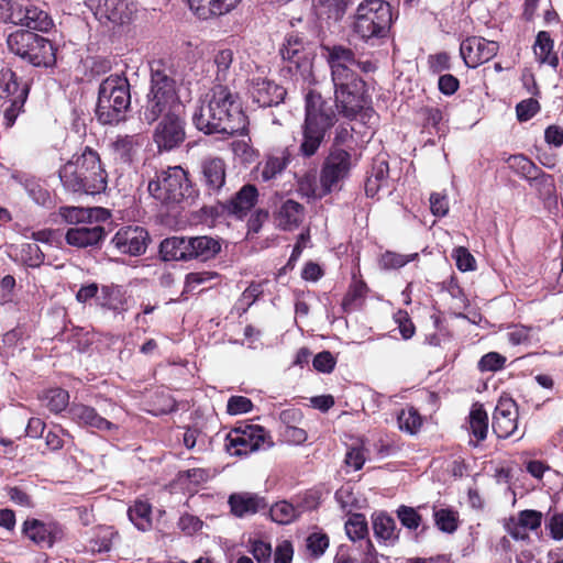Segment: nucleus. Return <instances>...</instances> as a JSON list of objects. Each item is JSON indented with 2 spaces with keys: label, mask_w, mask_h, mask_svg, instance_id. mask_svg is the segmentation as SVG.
Wrapping results in <instances>:
<instances>
[{
  "label": "nucleus",
  "mask_w": 563,
  "mask_h": 563,
  "mask_svg": "<svg viewBox=\"0 0 563 563\" xmlns=\"http://www.w3.org/2000/svg\"><path fill=\"white\" fill-rule=\"evenodd\" d=\"M322 52L330 68L338 112L349 120L355 119L363 111L367 115L372 111L371 96L366 82L354 68L369 74L377 69L376 64L371 59H357L354 52L343 45H324Z\"/></svg>",
  "instance_id": "1"
},
{
  "label": "nucleus",
  "mask_w": 563,
  "mask_h": 563,
  "mask_svg": "<svg viewBox=\"0 0 563 563\" xmlns=\"http://www.w3.org/2000/svg\"><path fill=\"white\" fill-rule=\"evenodd\" d=\"M192 123L205 134H244L247 129L240 98L228 86L216 85L192 113Z\"/></svg>",
  "instance_id": "2"
},
{
  "label": "nucleus",
  "mask_w": 563,
  "mask_h": 563,
  "mask_svg": "<svg viewBox=\"0 0 563 563\" xmlns=\"http://www.w3.org/2000/svg\"><path fill=\"white\" fill-rule=\"evenodd\" d=\"M185 110L178 93V85L161 60L151 64L150 89L140 110L142 122L153 124L159 117Z\"/></svg>",
  "instance_id": "3"
},
{
  "label": "nucleus",
  "mask_w": 563,
  "mask_h": 563,
  "mask_svg": "<svg viewBox=\"0 0 563 563\" xmlns=\"http://www.w3.org/2000/svg\"><path fill=\"white\" fill-rule=\"evenodd\" d=\"M59 179L64 188L74 194L96 195L107 188V173L98 153L90 147L74 155L59 169Z\"/></svg>",
  "instance_id": "4"
},
{
  "label": "nucleus",
  "mask_w": 563,
  "mask_h": 563,
  "mask_svg": "<svg viewBox=\"0 0 563 563\" xmlns=\"http://www.w3.org/2000/svg\"><path fill=\"white\" fill-rule=\"evenodd\" d=\"M305 110L299 154L309 158L318 153L325 141L329 130L335 123V114L321 95L313 91L306 95Z\"/></svg>",
  "instance_id": "5"
},
{
  "label": "nucleus",
  "mask_w": 563,
  "mask_h": 563,
  "mask_svg": "<svg viewBox=\"0 0 563 563\" xmlns=\"http://www.w3.org/2000/svg\"><path fill=\"white\" fill-rule=\"evenodd\" d=\"M393 11L385 0H363L358 3L352 23L354 35L375 46L387 38L393 25Z\"/></svg>",
  "instance_id": "6"
},
{
  "label": "nucleus",
  "mask_w": 563,
  "mask_h": 563,
  "mask_svg": "<svg viewBox=\"0 0 563 563\" xmlns=\"http://www.w3.org/2000/svg\"><path fill=\"white\" fill-rule=\"evenodd\" d=\"M131 104L130 84L123 74L110 75L98 90L96 115L101 124H118Z\"/></svg>",
  "instance_id": "7"
},
{
  "label": "nucleus",
  "mask_w": 563,
  "mask_h": 563,
  "mask_svg": "<svg viewBox=\"0 0 563 563\" xmlns=\"http://www.w3.org/2000/svg\"><path fill=\"white\" fill-rule=\"evenodd\" d=\"M147 189L153 198L167 206L191 199L195 194L188 173L181 166H169L156 173Z\"/></svg>",
  "instance_id": "8"
},
{
  "label": "nucleus",
  "mask_w": 563,
  "mask_h": 563,
  "mask_svg": "<svg viewBox=\"0 0 563 563\" xmlns=\"http://www.w3.org/2000/svg\"><path fill=\"white\" fill-rule=\"evenodd\" d=\"M7 46L10 53L35 67H51L56 62L52 42L31 31L19 30L9 34Z\"/></svg>",
  "instance_id": "9"
},
{
  "label": "nucleus",
  "mask_w": 563,
  "mask_h": 563,
  "mask_svg": "<svg viewBox=\"0 0 563 563\" xmlns=\"http://www.w3.org/2000/svg\"><path fill=\"white\" fill-rule=\"evenodd\" d=\"M240 71L246 75V96L260 108L276 107L287 95L286 89L264 76V68L251 60H240Z\"/></svg>",
  "instance_id": "10"
},
{
  "label": "nucleus",
  "mask_w": 563,
  "mask_h": 563,
  "mask_svg": "<svg viewBox=\"0 0 563 563\" xmlns=\"http://www.w3.org/2000/svg\"><path fill=\"white\" fill-rule=\"evenodd\" d=\"M30 86L26 80L18 77L10 68L0 70V99H3L8 106L3 110L2 124L11 128L27 99Z\"/></svg>",
  "instance_id": "11"
},
{
  "label": "nucleus",
  "mask_w": 563,
  "mask_h": 563,
  "mask_svg": "<svg viewBox=\"0 0 563 563\" xmlns=\"http://www.w3.org/2000/svg\"><path fill=\"white\" fill-rule=\"evenodd\" d=\"M273 445L268 432L258 424H244L231 430L225 438V450L230 455L243 456Z\"/></svg>",
  "instance_id": "12"
},
{
  "label": "nucleus",
  "mask_w": 563,
  "mask_h": 563,
  "mask_svg": "<svg viewBox=\"0 0 563 563\" xmlns=\"http://www.w3.org/2000/svg\"><path fill=\"white\" fill-rule=\"evenodd\" d=\"M279 53L286 64L284 69L296 79H307L311 75L312 51L302 36L295 32L287 34Z\"/></svg>",
  "instance_id": "13"
},
{
  "label": "nucleus",
  "mask_w": 563,
  "mask_h": 563,
  "mask_svg": "<svg viewBox=\"0 0 563 563\" xmlns=\"http://www.w3.org/2000/svg\"><path fill=\"white\" fill-rule=\"evenodd\" d=\"M156 122L157 125L153 133V140L159 151L174 150L185 141V110L162 115Z\"/></svg>",
  "instance_id": "14"
},
{
  "label": "nucleus",
  "mask_w": 563,
  "mask_h": 563,
  "mask_svg": "<svg viewBox=\"0 0 563 563\" xmlns=\"http://www.w3.org/2000/svg\"><path fill=\"white\" fill-rule=\"evenodd\" d=\"M87 5L100 23L113 25L130 23L137 11L130 0H87Z\"/></svg>",
  "instance_id": "15"
},
{
  "label": "nucleus",
  "mask_w": 563,
  "mask_h": 563,
  "mask_svg": "<svg viewBox=\"0 0 563 563\" xmlns=\"http://www.w3.org/2000/svg\"><path fill=\"white\" fill-rule=\"evenodd\" d=\"M352 167L351 152L331 147L320 173V184L324 192H331L343 180Z\"/></svg>",
  "instance_id": "16"
},
{
  "label": "nucleus",
  "mask_w": 563,
  "mask_h": 563,
  "mask_svg": "<svg viewBox=\"0 0 563 563\" xmlns=\"http://www.w3.org/2000/svg\"><path fill=\"white\" fill-rule=\"evenodd\" d=\"M150 235L146 229L139 225L121 227L111 239L112 246L120 253L140 256L147 250Z\"/></svg>",
  "instance_id": "17"
},
{
  "label": "nucleus",
  "mask_w": 563,
  "mask_h": 563,
  "mask_svg": "<svg viewBox=\"0 0 563 563\" xmlns=\"http://www.w3.org/2000/svg\"><path fill=\"white\" fill-rule=\"evenodd\" d=\"M499 45L495 41H488L481 36H470L462 41L460 45V55L468 68L490 60L496 56Z\"/></svg>",
  "instance_id": "18"
},
{
  "label": "nucleus",
  "mask_w": 563,
  "mask_h": 563,
  "mask_svg": "<svg viewBox=\"0 0 563 563\" xmlns=\"http://www.w3.org/2000/svg\"><path fill=\"white\" fill-rule=\"evenodd\" d=\"M542 519L541 511L525 509L504 519L503 527L514 540L528 542L529 532L537 531L541 527Z\"/></svg>",
  "instance_id": "19"
},
{
  "label": "nucleus",
  "mask_w": 563,
  "mask_h": 563,
  "mask_svg": "<svg viewBox=\"0 0 563 563\" xmlns=\"http://www.w3.org/2000/svg\"><path fill=\"white\" fill-rule=\"evenodd\" d=\"M492 428L499 439H507L518 428V407L510 397H500L493 415Z\"/></svg>",
  "instance_id": "20"
},
{
  "label": "nucleus",
  "mask_w": 563,
  "mask_h": 563,
  "mask_svg": "<svg viewBox=\"0 0 563 563\" xmlns=\"http://www.w3.org/2000/svg\"><path fill=\"white\" fill-rule=\"evenodd\" d=\"M508 167L528 180L530 185L553 186V176L543 173L531 159L522 154L508 155L503 158Z\"/></svg>",
  "instance_id": "21"
},
{
  "label": "nucleus",
  "mask_w": 563,
  "mask_h": 563,
  "mask_svg": "<svg viewBox=\"0 0 563 563\" xmlns=\"http://www.w3.org/2000/svg\"><path fill=\"white\" fill-rule=\"evenodd\" d=\"M393 185L389 176V166L384 157H376L373 161L371 173L365 181V192L367 197L390 195Z\"/></svg>",
  "instance_id": "22"
},
{
  "label": "nucleus",
  "mask_w": 563,
  "mask_h": 563,
  "mask_svg": "<svg viewBox=\"0 0 563 563\" xmlns=\"http://www.w3.org/2000/svg\"><path fill=\"white\" fill-rule=\"evenodd\" d=\"M241 59L244 60L242 56L239 57V60ZM245 60L250 59L245 58ZM212 66L217 85L227 86V84L235 81V76H246L241 71L236 73V69H240V62H235L234 53L230 48L219 49L213 56Z\"/></svg>",
  "instance_id": "23"
},
{
  "label": "nucleus",
  "mask_w": 563,
  "mask_h": 563,
  "mask_svg": "<svg viewBox=\"0 0 563 563\" xmlns=\"http://www.w3.org/2000/svg\"><path fill=\"white\" fill-rule=\"evenodd\" d=\"M23 532L34 543L51 548L63 537V530L55 522H43L37 519L26 520L23 525Z\"/></svg>",
  "instance_id": "24"
},
{
  "label": "nucleus",
  "mask_w": 563,
  "mask_h": 563,
  "mask_svg": "<svg viewBox=\"0 0 563 563\" xmlns=\"http://www.w3.org/2000/svg\"><path fill=\"white\" fill-rule=\"evenodd\" d=\"M228 504L232 515L236 518L253 516L268 506L263 496L249 492L231 494Z\"/></svg>",
  "instance_id": "25"
},
{
  "label": "nucleus",
  "mask_w": 563,
  "mask_h": 563,
  "mask_svg": "<svg viewBox=\"0 0 563 563\" xmlns=\"http://www.w3.org/2000/svg\"><path fill=\"white\" fill-rule=\"evenodd\" d=\"M69 418L82 428L97 429L99 431H110L117 426L102 416L93 407L84 404H73L68 408Z\"/></svg>",
  "instance_id": "26"
},
{
  "label": "nucleus",
  "mask_w": 563,
  "mask_h": 563,
  "mask_svg": "<svg viewBox=\"0 0 563 563\" xmlns=\"http://www.w3.org/2000/svg\"><path fill=\"white\" fill-rule=\"evenodd\" d=\"M104 238V228L99 224L70 228L65 235L66 242L78 249L97 246Z\"/></svg>",
  "instance_id": "27"
},
{
  "label": "nucleus",
  "mask_w": 563,
  "mask_h": 563,
  "mask_svg": "<svg viewBox=\"0 0 563 563\" xmlns=\"http://www.w3.org/2000/svg\"><path fill=\"white\" fill-rule=\"evenodd\" d=\"M144 137L140 134L118 135L110 144L113 159L122 165H130L143 145Z\"/></svg>",
  "instance_id": "28"
},
{
  "label": "nucleus",
  "mask_w": 563,
  "mask_h": 563,
  "mask_svg": "<svg viewBox=\"0 0 563 563\" xmlns=\"http://www.w3.org/2000/svg\"><path fill=\"white\" fill-rule=\"evenodd\" d=\"M258 190L254 185L246 184L227 202L229 214L238 219L244 218L257 203Z\"/></svg>",
  "instance_id": "29"
},
{
  "label": "nucleus",
  "mask_w": 563,
  "mask_h": 563,
  "mask_svg": "<svg viewBox=\"0 0 563 563\" xmlns=\"http://www.w3.org/2000/svg\"><path fill=\"white\" fill-rule=\"evenodd\" d=\"M305 217V207L292 199L282 202L275 212V221L279 229L292 231L297 229Z\"/></svg>",
  "instance_id": "30"
},
{
  "label": "nucleus",
  "mask_w": 563,
  "mask_h": 563,
  "mask_svg": "<svg viewBox=\"0 0 563 563\" xmlns=\"http://www.w3.org/2000/svg\"><path fill=\"white\" fill-rule=\"evenodd\" d=\"M202 181L210 194L219 192L225 184V163L219 157H208L201 163Z\"/></svg>",
  "instance_id": "31"
},
{
  "label": "nucleus",
  "mask_w": 563,
  "mask_h": 563,
  "mask_svg": "<svg viewBox=\"0 0 563 563\" xmlns=\"http://www.w3.org/2000/svg\"><path fill=\"white\" fill-rule=\"evenodd\" d=\"M290 157L291 154L287 147L268 154L265 161L258 165L261 179L269 181L277 178L288 166Z\"/></svg>",
  "instance_id": "32"
},
{
  "label": "nucleus",
  "mask_w": 563,
  "mask_h": 563,
  "mask_svg": "<svg viewBox=\"0 0 563 563\" xmlns=\"http://www.w3.org/2000/svg\"><path fill=\"white\" fill-rule=\"evenodd\" d=\"M21 22L18 25L29 30L47 32L53 26V20L48 13L34 4H21Z\"/></svg>",
  "instance_id": "33"
},
{
  "label": "nucleus",
  "mask_w": 563,
  "mask_h": 563,
  "mask_svg": "<svg viewBox=\"0 0 563 563\" xmlns=\"http://www.w3.org/2000/svg\"><path fill=\"white\" fill-rule=\"evenodd\" d=\"M374 536L378 542L386 545H394L399 539V530L396 521L390 516L379 512L372 517Z\"/></svg>",
  "instance_id": "34"
},
{
  "label": "nucleus",
  "mask_w": 563,
  "mask_h": 563,
  "mask_svg": "<svg viewBox=\"0 0 563 563\" xmlns=\"http://www.w3.org/2000/svg\"><path fill=\"white\" fill-rule=\"evenodd\" d=\"M189 243L186 236L167 238L159 245V254L164 261L191 260Z\"/></svg>",
  "instance_id": "35"
},
{
  "label": "nucleus",
  "mask_w": 563,
  "mask_h": 563,
  "mask_svg": "<svg viewBox=\"0 0 563 563\" xmlns=\"http://www.w3.org/2000/svg\"><path fill=\"white\" fill-rule=\"evenodd\" d=\"M554 41L547 31H540L533 44V54L540 65H549L553 69L559 66V56L553 51Z\"/></svg>",
  "instance_id": "36"
},
{
  "label": "nucleus",
  "mask_w": 563,
  "mask_h": 563,
  "mask_svg": "<svg viewBox=\"0 0 563 563\" xmlns=\"http://www.w3.org/2000/svg\"><path fill=\"white\" fill-rule=\"evenodd\" d=\"M190 240V254L191 258L208 260L217 255L221 245L218 240L210 236H194Z\"/></svg>",
  "instance_id": "37"
},
{
  "label": "nucleus",
  "mask_w": 563,
  "mask_h": 563,
  "mask_svg": "<svg viewBox=\"0 0 563 563\" xmlns=\"http://www.w3.org/2000/svg\"><path fill=\"white\" fill-rule=\"evenodd\" d=\"M97 301L103 308L120 311L124 309L126 302L125 292L117 285L102 286Z\"/></svg>",
  "instance_id": "38"
},
{
  "label": "nucleus",
  "mask_w": 563,
  "mask_h": 563,
  "mask_svg": "<svg viewBox=\"0 0 563 563\" xmlns=\"http://www.w3.org/2000/svg\"><path fill=\"white\" fill-rule=\"evenodd\" d=\"M11 179L22 185L30 198L40 206H47L51 202L49 192L43 188L35 179L14 173Z\"/></svg>",
  "instance_id": "39"
},
{
  "label": "nucleus",
  "mask_w": 563,
  "mask_h": 563,
  "mask_svg": "<svg viewBox=\"0 0 563 563\" xmlns=\"http://www.w3.org/2000/svg\"><path fill=\"white\" fill-rule=\"evenodd\" d=\"M130 521L141 531H147L152 527V506L144 500H136L128 509Z\"/></svg>",
  "instance_id": "40"
},
{
  "label": "nucleus",
  "mask_w": 563,
  "mask_h": 563,
  "mask_svg": "<svg viewBox=\"0 0 563 563\" xmlns=\"http://www.w3.org/2000/svg\"><path fill=\"white\" fill-rule=\"evenodd\" d=\"M302 514V508L295 506L287 500L275 503L269 508L271 519L278 525H288Z\"/></svg>",
  "instance_id": "41"
},
{
  "label": "nucleus",
  "mask_w": 563,
  "mask_h": 563,
  "mask_svg": "<svg viewBox=\"0 0 563 563\" xmlns=\"http://www.w3.org/2000/svg\"><path fill=\"white\" fill-rule=\"evenodd\" d=\"M398 428L410 435L418 433L422 426V418L413 407L401 409L397 416Z\"/></svg>",
  "instance_id": "42"
},
{
  "label": "nucleus",
  "mask_w": 563,
  "mask_h": 563,
  "mask_svg": "<svg viewBox=\"0 0 563 563\" xmlns=\"http://www.w3.org/2000/svg\"><path fill=\"white\" fill-rule=\"evenodd\" d=\"M507 339L511 345H527L538 341V329L522 324L510 325Z\"/></svg>",
  "instance_id": "43"
},
{
  "label": "nucleus",
  "mask_w": 563,
  "mask_h": 563,
  "mask_svg": "<svg viewBox=\"0 0 563 563\" xmlns=\"http://www.w3.org/2000/svg\"><path fill=\"white\" fill-rule=\"evenodd\" d=\"M471 433L477 441H483L487 437L488 416L482 406H474L470 412Z\"/></svg>",
  "instance_id": "44"
},
{
  "label": "nucleus",
  "mask_w": 563,
  "mask_h": 563,
  "mask_svg": "<svg viewBox=\"0 0 563 563\" xmlns=\"http://www.w3.org/2000/svg\"><path fill=\"white\" fill-rule=\"evenodd\" d=\"M42 401L49 411L59 413L67 408L69 404V394L65 389L53 388L43 395Z\"/></svg>",
  "instance_id": "45"
},
{
  "label": "nucleus",
  "mask_w": 563,
  "mask_h": 563,
  "mask_svg": "<svg viewBox=\"0 0 563 563\" xmlns=\"http://www.w3.org/2000/svg\"><path fill=\"white\" fill-rule=\"evenodd\" d=\"M433 518L439 530L445 533H453L459 528V514L452 509H434Z\"/></svg>",
  "instance_id": "46"
},
{
  "label": "nucleus",
  "mask_w": 563,
  "mask_h": 563,
  "mask_svg": "<svg viewBox=\"0 0 563 563\" xmlns=\"http://www.w3.org/2000/svg\"><path fill=\"white\" fill-rule=\"evenodd\" d=\"M345 532L350 540L357 541V540H367L368 534V528H367V521L364 515L362 514H353L349 517L347 521L345 522Z\"/></svg>",
  "instance_id": "47"
},
{
  "label": "nucleus",
  "mask_w": 563,
  "mask_h": 563,
  "mask_svg": "<svg viewBox=\"0 0 563 563\" xmlns=\"http://www.w3.org/2000/svg\"><path fill=\"white\" fill-rule=\"evenodd\" d=\"M418 256V253H411L406 255L391 251H386L380 255L379 267L385 271L398 269L404 267L408 263L416 261Z\"/></svg>",
  "instance_id": "48"
},
{
  "label": "nucleus",
  "mask_w": 563,
  "mask_h": 563,
  "mask_svg": "<svg viewBox=\"0 0 563 563\" xmlns=\"http://www.w3.org/2000/svg\"><path fill=\"white\" fill-rule=\"evenodd\" d=\"M216 278H218V274L214 272L203 271L188 273L185 277L183 294L202 291L203 288L200 287L212 282Z\"/></svg>",
  "instance_id": "49"
},
{
  "label": "nucleus",
  "mask_w": 563,
  "mask_h": 563,
  "mask_svg": "<svg viewBox=\"0 0 563 563\" xmlns=\"http://www.w3.org/2000/svg\"><path fill=\"white\" fill-rule=\"evenodd\" d=\"M190 10L202 20L220 16L218 0H188Z\"/></svg>",
  "instance_id": "50"
},
{
  "label": "nucleus",
  "mask_w": 563,
  "mask_h": 563,
  "mask_svg": "<svg viewBox=\"0 0 563 563\" xmlns=\"http://www.w3.org/2000/svg\"><path fill=\"white\" fill-rule=\"evenodd\" d=\"M20 257L26 266L32 268L40 267L45 260L44 253L35 242L23 243L20 246Z\"/></svg>",
  "instance_id": "51"
},
{
  "label": "nucleus",
  "mask_w": 563,
  "mask_h": 563,
  "mask_svg": "<svg viewBox=\"0 0 563 563\" xmlns=\"http://www.w3.org/2000/svg\"><path fill=\"white\" fill-rule=\"evenodd\" d=\"M59 216L69 224H80L92 217V209L81 207H60Z\"/></svg>",
  "instance_id": "52"
},
{
  "label": "nucleus",
  "mask_w": 563,
  "mask_h": 563,
  "mask_svg": "<svg viewBox=\"0 0 563 563\" xmlns=\"http://www.w3.org/2000/svg\"><path fill=\"white\" fill-rule=\"evenodd\" d=\"M21 3L11 0H0V21L18 25L21 22Z\"/></svg>",
  "instance_id": "53"
},
{
  "label": "nucleus",
  "mask_w": 563,
  "mask_h": 563,
  "mask_svg": "<svg viewBox=\"0 0 563 563\" xmlns=\"http://www.w3.org/2000/svg\"><path fill=\"white\" fill-rule=\"evenodd\" d=\"M353 131V126H351L349 123L338 125L335 129L332 147L342 148L341 146H344L345 150L351 152L354 143Z\"/></svg>",
  "instance_id": "54"
},
{
  "label": "nucleus",
  "mask_w": 563,
  "mask_h": 563,
  "mask_svg": "<svg viewBox=\"0 0 563 563\" xmlns=\"http://www.w3.org/2000/svg\"><path fill=\"white\" fill-rule=\"evenodd\" d=\"M506 357L497 352H489L481 357L477 367L481 372H497L504 368Z\"/></svg>",
  "instance_id": "55"
},
{
  "label": "nucleus",
  "mask_w": 563,
  "mask_h": 563,
  "mask_svg": "<svg viewBox=\"0 0 563 563\" xmlns=\"http://www.w3.org/2000/svg\"><path fill=\"white\" fill-rule=\"evenodd\" d=\"M397 517L401 525L409 530L418 529L422 520L416 509L404 505L397 509Z\"/></svg>",
  "instance_id": "56"
},
{
  "label": "nucleus",
  "mask_w": 563,
  "mask_h": 563,
  "mask_svg": "<svg viewBox=\"0 0 563 563\" xmlns=\"http://www.w3.org/2000/svg\"><path fill=\"white\" fill-rule=\"evenodd\" d=\"M452 257L461 272H471L476 268V261L466 247L459 246L453 250Z\"/></svg>",
  "instance_id": "57"
},
{
  "label": "nucleus",
  "mask_w": 563,
  "mask_h": 563,
  "mask_svg": "<svg viewBox=\"0 0 563 563\" xmlns=\"http://www.w3.org/2000/svg\"><path fill=\"white\" fill-rule=\"evenodd\" d=\"M253 409V402L244 396H231L227 404V412L231 416L250 412Z\"/></svg>",
  "instance_id": "58"
},
{
  "label": "nucleus",
  "mask_w": 563,
  "mask_h": 563,
  "mask_svg": "<svg viewBox=\"0 0 563 563\" xmlns=\"http://www.w3.org/2000/svg\"><path fill=\"white\" fill-rule=\"evenodd\" d=\"M540 110V104L536 99L529 98L519 102L516 107L517 119L526 122L534 117Z\"/></svg>",
  "instance_id": "59"
},
{
  "label": "nucleus",
  "mask_w": 563,
  "mask_h": 563,
  "mask_svg": "<svg viewBox=\"0 0 563 563\" xmlns=\"http://www.w3.org/2000/svg\"><path fill=\"white\" fill-rule=\"evenodd\" d=\"M279 434L284 442L292 445H300L307 440L306 430L298 426L280 428Z\"/></svg>",
  "instance_id": "60"
},
{
  "label": "nucleus",
  "mask_w": 563,
  "mask_h": 563,
  "mask_svg": "<svg viewBox=\"0 0 563 563\" xmlns=\"http://www.w3.org/2000/svg\"><path fill=\"white\" fill-rule=\"evenodd\" d=\"M335 364L336 360L329 351L318 353L312 360L314 369L324 374L331 373L334 369Z\"/></svg>",
  "instance_id": "61"
},
{
  "label": "nucleus",
  "mask_w": 563,
  "mask_h": 563,
  "mask_svg": "<svg viewBox=\"0 0 563 563\" xmlns=\"http://www.w3.org/2000/svg\"><path fill=\"white\" fill-rule=\"evenodd\" d=\"M428 65L431 73L441 74L451 69V57L446 52H440L428 57Z\"/></svg>",
  "instance_id": "62"
},
{
  "label": "nucleus",
  "mask_w": 563,
  "mask_h": 563,
  "mask_svg": "<svg viewBox=\"0 0 563 563\" xmlns=\"http://www.w3.org/2000/svg\"><path fill=\"white\" fill-rule=\"evenodd\" d=\"M329 547V538L323 533H312L307 539V548L314 556H320Z\"/></svg>",
  "instance_id": "63"
},
{
  "label": "nucleus",
  "mask_w": 563,
  "mask_h": 563,
  "mask_svg": "<svg viewBox=\"0 0 563 563\" xmlns=\"http://www.w3.org/2000/svg\"><path fill=\"white\" fill-rule=\"evenodd\" d=\"M251 553L257 563H271L272 547L262 540H255L251 544Z\"/></svg>",
  "instance_id": "64"
}]
</instances>
